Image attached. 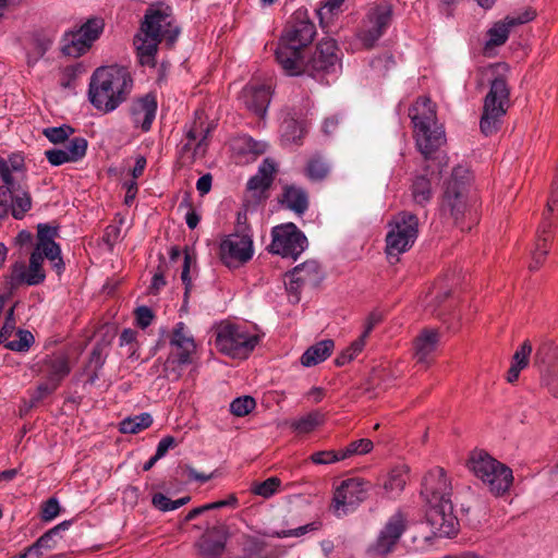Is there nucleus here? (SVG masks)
<instances>
[{
  "label": "nucleus",
  "instance_id": "obj_1",
  "mask_svg": "<svg viewBox=\"0 0 558 558\" xmlns=\"http://www.w3.org/2000/svg\"><path fill=\"white\" fill-rule=\"evenodd\" d=\"M179 34L180 27L174 23L170 7L148 8L140 31L134 37L140 63L154 68L159 44L165 40L169 47H172Z\"/></svg>",
  "mask_w": 558,
  "mask_h": 558
},
{
  "label": "nucleus",
  "instance_id": "obj_2",
  "mask_svg": "<svg viewBox=\"0 0 558 558\" xmlns=\"http://www.w3.org/2000/svg\"><path fill=\"white\" fill-rule=\"evenodd\" d=\"M132 88L133 78L126 68L100 66L90 77L88 99L97 110L109 113L128 99Z\"/></svg>",
  "mask_w": 558,
  "mask_h": 558
},
{
  "label": "nucleus",
  "instance_id": "obj_3",
  "mask_svg": "<svg viewBox=\"0 0 558 558\" xmlns=\"http://www.w3.org/2000/svg\"><path fill=\"white\" fill-rule=\"evenodd\" d=\"M316 26L305 11H296L286 24L275 52L276 60L286 74H293L300 68L298 60L312 44Z\"/></svg>",
  "mask_w": 558,
  "mask_h": 558
},
{
  "label": "nucleus",
  "instance_id": "obj_4",
  "mask_svg": "<svg viewBox=\"0 0 558 558\" xmlns=\"http://www.w3.org/2000/svg\"><path fill=\"white\" fill-rule=\"evenodd\" d=\"M414 126L416 146L424 161L434 160V154L446 143L442 125L437 123L436 106L427 97H420L409 110Z\"/></svg>",
  "mask_w": 558,
  "mask_h": 558
},
{
  "label": "nucleus",
  "instance_id": "obj_5",
  "mask_svg": "<svg viewBox=\"0 0 558 558\" xmlns=\"http://www.w3.org/2000/svg\"><path fill=\"white\" fill-rule=\"evenodd\" d=\"M211 330L216 349L232 359H247L259 341L246 326L230 320L215 324Z\"/></svg>",
  "mask_w": 558,
  "mask_h": 558
},
{
  "label": "nucleus",
  "instance_id": "obj_6",
  "mask_svg": "<svg viewBox=\"0 0 558 558\" xmlns=\"http://www.w3.org/2000/svg\"><path fill=\"white\" fill-rule=\"evenodd\" d=\"M469 468L495 496H502L512 485V470L485 451H474L469 459Z\"/></svg>",
  "mask_w": 558,
  "mask_h": 558
},
{
  "label": "nucleus",
  "instance_id": "obj_7",
  "mask_svg": "<svg viewBox=\"0 0 558 558\" xmlns=\"http://www.w3.org/2000/svg\"><path fill=\"white\" fill-rule=\"evenodd\" d=\"M470 171L463 166L453 168L450 179L446 182L440 209L444 216L461 225L469 210Z\"/></svg>",
  "mask_w": 558,
  "mask_h": 558
},
{
  "label": "nucleus",
  "instance_id": "obj_8",
  "mask_svg": "<svg viewBox=\"0 0 558 558\" xmlns=\"http://www.w3.org/2000/svg\"><path fill=\"white\" fill-rule=\"evenodd\" d=\"M509 105L510 89L507 81L502 76H497L490 82L489 90L484 98L480 129L485 136L498 132Z\"/></svg>",
  "mask_w": 558,
  "mask_h": 558
},
{
  "label": "nucleus",
  "instance_id": "obj_9",
  "mask_svg": "<svg viewBox=\"0 0 558 558\" xmlns=\"http://www.w3.org/2000/svg\"><path fill=\"white\" fill-rule=\"evenodd\" d=\"M169 342L172 350L163 363V374L170 380H178L183 367L192 363L196 344L183 322L175 324Z\"/></svg>",
  "mask_w": 558,
  "mask_h": 558
},
{
  "label": "nucleus",
  "instance_id": "obj_10",
  "mask_svg": "<svg viewBox=\"0 0 558 558\" xmlns=\"http://www.w3.org/2000/svg\"><path fill=\"white\" fill-rule=\"evenodd\" d=\"M386 235V252L398 256L410 250L418 235V218L410 211H400L389 222Z\"/></svg>",
  "mask_w": 558,
  "mask_h": 558
},
{
  "label": "nucleus",
  "instance_id": "obj_11",
  "mask_svg": "<svg viewBox=\"0 0 558 558\" xmlns=\"http://www.w3.org/2000/svg\"><path fill=\"white\" fill-rule=\"evenodd\" d=\"M338 46L332 38H323L316 46L315 51L305 58L303 53L295 62L300 68L293 74L289 76H298L301 74H307L312 77H316L322 74H328L336 71L339 64Z\"/></svg>",
  "mask_w": 558,
  "mask_h": 558
},
{
  "label": "nucleus",
  "instance_id": "obj_12",
  "mask_svg": "<svg viewBox=\"0 0 558 558\" xmlns=\"http://www.w3.org/2000/svg\"><path fill=\"white\" fill-rule=\"evenodd\" d=\"M409 526L405 513L397 511L388 518L376 539L368 546L367 554L374 558H388Z\"/></svg>",
  "mask_w": 558,
  "mask_h": 558
},
{
  "label": "nucleus",
  "instance_id": "obj_13",
  "mask_svg": "<svg viewBox=\"0 0 558 558\" xmlns=\"http://www.w3.org/2000/svg\"><path fill=\"white\" fill-rule=\"evenodd\" d=\"M269 252L296 259L307 247L304 233L292 222L276 226L271 231Z\"/></svg>",
  "mask_w": 558,
  "mask_h": 558
},
{
  "label": "nucleus",
  "instance_id": "obj_14",
  "mask_svg": "<svg viewBox=\"0 0 558 558\" xmlns=\"http://www.w3.org/2000/svg\"><path fill=\"white\" fill-rule=\"evenodd\" d=\"M369 482L352 477L341 482L336 488L331 509L337 517H342L356 509L367 498Z\"/></svg>",
  "mask_w": 558,
  "mask_h": 558
},
{
  "label": "nucleus",
  "instance_id": "obj_15",
  "mask_svg": "<svg viewBox=\"0 0 558 558\" xmlns=\"http://www.w3.org/2000/svg\"><path fill=\"white\" fill-rule=\"evenodd\" d=\"M44 252L35 247L29 256V265L26 267L23 260L15 262L11 266V274L9 276V284L12 289L21 284L37 286L44 282L46 275L43 269Z\"/></svg>",
  "mask_w": 558,
  "mask_h": 558
},
{
  "label": "nucleus",
  "instance_id": "obj_16",
  "mask_svg": "<svg viewBox=\"0 0 558 558\" xmlns=\"http://www.w3.org/2000/svg\"><path fill=\"white\" fill-rule=\"evenodd\" d=\"M253 255V242L247 233H232L220 244V257L228 267L246 263Z\"/></svg>",
  "mask_w": 558,
  "mask_h": 558
},
{
  "label": "nucleus",
  "instance_id": "obj_17",
  "mask_svg": "<svg viewBox=\"0 0 558 558\" xmlns=\"http://www.w3.org/2000/svg\"><path fill=\"white\" fill-rule=\"evenodd\" d=\"M392 7L387 2H381L372 8L367 14L364 28L360 33V39L367 48L383 36L391 22Z\"/></svg>",
  "mask_w": 558,
  "mask_h": 558
},
{
  "label": "nucleus",
  "instance_id": "obj_18",
  "mask_svg": "<svg viewBox=\"0 0 558 558\" xmlns=\"http://www.w3.org/2000/svg\"><path fill=\"white\" fill-rule=\"evenodd\" d=\"M451 483L442 468L428 471L423 478L421 494L429 506L451 501Z\"/></svg>",
  "mask_w": 558,
  "mask_h": 558
},
{
  "label": "nucleus",
  "instance_id": "obj_19",
  "mask_svg": "<svg viewBox=\"0 0 558 558\" xmlns=\"http://www.w3.org/2000/svg\"><path fill=\"white\" fill-rule=\"evenodd\" d=\"M287 276L290 278L289 282H286V289L294 295V302H298L300 290L303 287H317L324 276L323 271L316 260H306L305 263L298 265Z\"/></svg>",
  "mask_w": 558,
  "mask_h": 558
},
{
  "label": "nucleus",
  "instance_id": "obj_20",
  "mask_svg": "<svg viewBox=\"0 0 558 558\" xmlns=\"http://www.w3.org/2000/svg\"><path fill=\"white\" fill-rule=\"evenodd\" d=\"M536 16V12L532 9H526L515 15H508L502 21L497 22L487 32L488 40L484 46V51L489 54V51L495 47L504 45L510 33V28L532 21Z\"/></svg>",
  "mask_w": 558,
  "mask_h": 558
},
{
  "label": "nucleus",
  "instance_id": "obj_21",
  "mask_svg": "<svg viewBox=\"0 0 558 558\" xmlns=\"http://www.w3.org/2000/svg\"><path fill=\"white\" fill-rule=\"evenodd\" d=\"M426 519L434 532L441 536H451L457 533L458 520L453 514L451 501L429 506Z\"/></svg>",
  "mask_w": 558,
  "mask_h": 558
},
{
  "label": "nucleus",
  "instance_id": "obj_22",
  "mask_svg": "<svg viewBox=\"0 0 558 558\" xmlns=\"http://www.w3.org/2000/svg\"><path fill=\"white\" fill-rule=\"evenodd\" d=\"M227 537L225 524L217 523L213 527H207L196 543L199 554L205 558H219L225 551Z\"/></svg>",
  "mask_w": 558,
  "mask_h": 558
},
{
  "label": "nucleus",
  "instance_id": "obj_23",
  "mask_svg": "<svg viewBox=\"0 0 558 558\" xmlns=\"http://www.w3.org/2000/svg\"><path fill=\"white\" fill-rule=\"evenodd\" d=\"M553 226L554 216L543 214L542 222L537 229L535 248L532 252V260L529 266L531 271L539 269L549 253Z\"/></svg>",
  "mask_w": 558,
  "mask_h": 558
},
{
  "label": "nucleus",
  "instance_id": "obj_24",
  "mask_svg": "<svg viewBox=\"0 0 558 558\" xmlns=\"http://www.w3.org/2000/svg\"><path fill=\"white\" fill-rule=\"evenodd\" d=\"M131 116L135 126L148 132L157 112V99L153 94H146L137 98L131 106Z\"/></svg>",
  "mask_w": 558,
  "mask_h": 558
},
{
  "label": "nucleus",
  "instance_id": "obj_25",
  "mask_svg": "<svg viewBox=\"0 0 558 558\" xmlns=\"http://www.w3.org/2000/svg\"><path fill=\"white\" fill-rule=\"evenodd\" d=\"M306 130L305 112L295 107H288L281 123V135L288 143H298Z\"/></svg>",
  "mask_w": 558,
  "mask_h": 558
},
{
  "label": "nucleus",
  "instance_id": "obj_26",
  "mask_svg": "<svg viewBox=\"0 0 558 558\" xmlns=\"http://www.w3.org/2000/svg\"><path fill=\"white\" fill-rule=\"evenodd\" d=\"M39 372L47 379L60 385L71 372L69 355L64 352H58L46 356L39 364Z\"/></svg>",
  "mask_w": 558,
  "mask_h": 558
},
{
  "label": "nucleus",
  "instance_id": "obj_27",
  "mask_svg": "<svg viewBox=\"0 0 558 558\" xmlns=\"http://www.w3.org/2000/svg\"><path fill=\"white\" fill-rule=\"evenodd\" d=\"M438 343L439 332L436 329L422 330L414 340V357L416 362L428 367Z\"/></svg>",
  "mask_w": 558,
  "mask_h": 558
},
{
  "label": "nucleus",
  "instance_id": "obj_28",
  "mask_svg": "<svg viewBox=\"0 0 558 558\" xmlns=\"http://www.w3.org/2000/svg\"><path fill=\"white\" fill-rule=\"evenodd\" d=\"M243 101L248 110L263 118L270 102L269 88L264 85H250L243 89Z\"/></svg>",
  "mask_w": 558,
  "mask_h": 558
},
{
  "label": "nucleus",
  "instance_id": "obj_29",
  "mask_svg": "<svg viewBox=\"0 0 558 558\" xmlns=\"http://www.w3.org/2000/svg\"><path fill=\"white\" fill-rule=\"evenodd\" d=\"M276 172V163L268 158L265 159L258 167L257 173L248 180L247 190L255 196L262 197L271 186Z\"/></svg>",
  "mask_w": 558,
  "mask_h": 558
},
{
  "label": "nucleus",
  "instance_id": "obj_30",
  "mask_svg": "<svg viewBox=\"0 0 558 558\" xmlns=\"http://www.w3.org/2000/svg\"><path fill=\"white\" fill-rule=\"evenodd\" d=\"M424 173L415 177L411 193L413 202L424 207L433 196L432 181L435 180V171L429 172V166H424Z\"/></svg>",
  "mask_w": 558,
  "mask_h": 558
},
{
  "label": "nucleus",
  "instance_id": "obj_31",
  "mask_svg": "<svg viewBox=\"0 0 558 558\" xmlns=\"http://www.w3.org/2000/svg\"><path fill=\"white\" fill-rule=\"evenodd\" d=\"M280 202L298 215H303L308 208V195L302 187L286 185Z\"/></svg>",
  "mask_w": 558,
  "mask_h": 558
},
{
  "label": "nucleus",
  "instance_id": "obj_32",
  "mask_svg": "<svg viewBox=\"0 0 558 558\" xmlns=\"http://www.w3.org/2000/svg\"><path fill=\"white\" fill-rule=\"evenodd\" d=\"M58 229L46 223L37 226L36 248L41 250L46 257H56L60 254V246L54 242Z\"/></svg>",
  "mask_w": 558,
  "mask_h": 558
},
{
  "label": "nucleus",
  "instance_id": "obj_33",
  "mask_svg": "<svg viewBox=\"0 0 558 558\" xmlns=\"http://www.w3.org/2000/svg\"><path fill=\"white\" fill-rule=\"evenodd\" d=\"M335 342L330 339L322 340L311 345L301 356V364L305 367L315 366L324 362L333 351Z\"/></svg>",
  "mask_w": 558,
  "mask_h": 558
},
{
  "label": "nucleus",
  "instance_id": "obj_34",
  "mask_svg": "<svg viewBox=\"0 0 558 558\" xmlns=\"http://www.w3.org/2000/svg\"><path fill=\"white\" fill-rule=\"evenodd\" d=\"M408 480V468L405 465H398L387 473L383 481V487L390 496L395 497L404 489Z\"/></svg>",
  "mask_w": 558,
  "mask_h": 558
},
{
  "label": "nucleus",
  "instance_id": "obj_35",
  "mask_svg": "<svg viewBox=\"0 0 558 558\" xmlns=\"http://www.w3.org/2000/svg\"><path fill=\"white\" fill-rule=\"evenodd\" d=\"M0 177L4 183L0 186V207L2 208L0 219H2L8 216V208L13 194L19 190V182L15 181L13 175L9 174L2 161L0 162Z\"/></svg>",
  "mask_w": 558,
  "mask_h": 558
},
{
  "label": "nucleus",
  "instance_id": "obj_36",
  "mask_svg": "<svg viewBox=\"0 0 558 558\" xmlns=\"http://www.w3.org/2000/svg\"><path fill=\"white\" fill-rule=\"evenodd\" d=\"M531 353L532 344L525 340L512 356L511 366L507 373L508 383L512 384L518 380L520 372L529 365Z\"/></svg>",
  "mask_w": 558,
  "mask_h": 558
},
{
  "label": "nucleus",
  "instance_id": "obj_37",
  "mask_svg": "<svg viewBox=\"0 0 558 558\" xmlns=\"http://www.w3.org/2000/svg\"><path fill=\"white\" fill-rule=\"evenodd\" d=\"M32 208V197L27 190L22 189L19 183V190L11 198L8 215L11 214L13 218L21 220L25 217L26 213Z\"/></svg>",
  "mask_w": 558,
  "mask_h": 558
},
{
  "label": "nucleus",
  "instance_id": "obj_38",
  "mask_svg": "<svg viewBox=\"0 0 558 558\" xmlns=\"http://www.w3.org/2000/svg\"><path fill=\"white\" fill-rule=\"evenodd\" d=\"M64 44L62 52L65 56L78 58L84 54L92 46L82 35L77 32L68 33L64 36Z\"/></svg>",
  "mask_w": 558,
  "mask_h": 558
},
{
  "label": "nucleus",
  "instance_id": "obj_39",
  "mask_svg": "<svg viewBox=\"0 0 558 558\" xmlns=\"http://www.w3.org/2000/svg\"><path fill=\"white\" fill-rule=\"evenodd\" d=\"M325 422V414L318 410L312 411L306 415L294 420L291 427L299 434H307L313 432L317 426Z\"/></svg>",
  "mask_w": 558,
  "mask_h": 558
},
{
  "label": "nucleus",
  "instance_id": "obj_40",
  "mask_svg": "<svg viewBox=\"0 0 558 558\" xmlns=\"http://www.w3.org/2000/svg\"><path fill=\"white\" fill-rule=\"evenodd\" d=\"M153 424L149 413H142L135 416L125 417L120 422L119 430L123 434H137Z\"/></svg>",
  "mask_w": 558,
  "mask_h": 558
},
{
  "label": "nucleus",
  "instance_id": "obj_41",
  "mask_svg": "<svg viewBox=\"0 0 558 558\" xmlns=\"http://www.w3.org/2000/svg\"><path fill=\"white\" fill-rule=\"evenodd\" d=\"M238 505V498L235 497V495H230L227 499L225 500H219V501H215V502H210V504H206V505H203L201 507H196L194 509H192L184 518V522H190L192 520H194L195 518H197L198 515L209 511V510H216V509H220L222 507H232V508H235Z\"/></svg>",
  "mask_w": 558,
  "mask_h": 558
},
{
  "label": "nucleus",
  "instance_id": "obj_42",
  "mask_svg": "<svg viewBox=\"0 0 558 558\" xmlns=\"http://www.w3.org/2000/svg\"><path fill=\"white\" fill-rule=\"evenodd\" d=\"M70 525V521H63L60 524L56 525L54 527L50 529L36 541V543L29 548V550H38L40 548H53L56 546L54 537L58 536L61 531L68 530Z\"/></svg>",
  "mask_w": 558,
  "mask_h": 558
},
{
  "label": "nucleus",
  "instance_id": "obj_43",
  "mask_svg": "<svg viewBox=\"0 0 558 558\" xmlns=\"http://www.w3.org/2000/svg\"><path fill=\"white\" fill-rule=\"evenodd\" d=\"M330 167L322 156H313L306 166V175L313 181L324 180L329 173Z\"/></svg>",
  "mask_w": 558,
  "mask_h": 558
},
{
  "label": "nucleus",
  "instance_id": "obj_44",
  "mask_svg": "<svg viewBox=\"0 0 558 558\" xmlns=\"http://www.w3.org/2000/svg\"><path fill=\"white\" fill-rule=\"evenodd\" d=\"M138 332L135 329L125 328L122 330L119 337V345L121 348H126V354L130 359H137V351L140 349V344L137 341Z\"/></svg>",
  "mask_w": 558,
  "mask_h": 558
},
{
  "label": "nucleus",
  "instance_id": "obj_45",
  "mask_svg": "<svg viewBox=\"0 0 558 558\" xmlns=\"http://www.w3.org/2000/svg\"><path fill=\"white\" fill-rule=\"evenodd\" d=\"M191 500L190 496L181 497L177 500H171L166 495L161 493H157L151 498V504L155 508H157L160 511H170L175 510L184 505H186Z\"/></svg>",
  "mask_w": 558,
  "mask_h": 558
},
{
  "label": "nucleus",
  "instance_id": "obj_46",
  "mask_svg": "<svg viewBox=\"0 0 558 558\" xmlns=\"http://www.w3.org/2000/svg\"><path fill=\"white\" fill-rule=\"evenodd\" d=\"M104 29V21L99 17H93L86 21L76 32L82 35L89 44L100 36Z\"/></svg>",
  "mask_w": 558,
  "mask_h": 558
},
{
  "label": "nucleus",
  "instance_id": "obj_47",
  "mask_svg": "<svg viewBox=\"0 0 558 558\" xmlns=\"http://www.w3.org/2000/svg\"><path fill=\"white\" fill-rule=\"evenodd\" d=\"M255 407H256V401L253 397L242 396V397L235 398L230 403V412L238 417H242V416L250 414L255 409Z\"/></svg>",
  "mask_w": 558,
  "mask_h": 558
},
{
  "label": "nucleus",
  "instance_id": "obj_48",
  "mask_svg": "<svg viewBox=\"0 0 558 558\" xmlns=\"http://www.w3.org/2000/svg\"><path fill=\"white\" fill-rule=\"evenodd\" d=\"M74 132V129L69 124L46 128L43 130V134L53 144L65 142Z\"/></svg>",
  "mask_w": 558,
  "mask_h": 558
},
{
  "label": "nucleus",
  "instance_id": "obj_49",
  "mask_svg": "<svg viewBox=\"0 0 558 558\" xmlns=\"http://www.w3.org/2000/svg\"><path fill=\"white\" fill-rule=\"evenodd\" d=\"M82 73L81 64H73L63 68L59 74V84L64 89H72L75 87V82Z\"/></svg>",
  "mask_w": 558,
  "mask_h": 558
},
{
  "label": "nucleus",
  "instance_id": "obj_50",
  "mask_svg": "<svg viewBox=\"0 0 558 558\" xmlns=\"http://www.w3.org/2000/svg\"><path fill=\"white\" fill-rule=\"evenodd\" d=\"M320 526H322V523L315 521V522H311V523H307L305 525H302V526H299L295 529L277 531V532L269 533L267 535L271 536V537H278V538L300 537V536L305 535L308 532L319 530Z\"/></svg>",
  "mask_w": 558,
  "mask_h": 558
},
{
  "label": "nucleus",
  "instance_id": "obj_51",
  "mask_svg": "<svg viewBox=\"0 0 558 558\" xmlns=\"http://www.w3.org/2000/svg\"><path fill=\"white\" fill-rule=\"evenodd\" d=\"M373 441L367 438H362L350 442L344 449L341 450L340 458L347 459L355 454H365L373 449Z\"/></svg>",
  "mask_w": 558,
  "mask_h": 558
},
{
  "label": "nucleus",
  "instance_id": "obj_52",
  "mask_svg": "<svg viewBox=\"0 0 558 558\" xmlns=\"http://www.w3.org/2000/svg\"><path fill=\"white\" fill-rule=\"evenodd\" d=\"M16 336L17 339L8 341L5 343V348L15 352L27 351L34 342V336L32 332L28 330L20 329L17 330Z\"/></svg>",
  "mask_w": 558,
  "mask_h": 558
},
{
  "label": "nucleus",
  "instance_id": "obj_53",
  "mask_svg": "<svg viewBox=\"0 0 558 558\" xmlns=\"http://www.w3.org/2000/svg\"><path fill=\"white\" fill-rule=\"evenodd\" d=\"M280 484L281 482L278 477H269L264 482L254 483L252 485L251 492L264 498H269L277 492Z\"/></svg>",
  "mask_w": 558,
  "mask_h": 558
},
{
  "label": "nucleus",
  "instance_id": "obj_54",
  "mask_svg": "<svg viewBox=\"0 0 558 558\" xmlns=\"http://www.w3.org/2000/svg\"><path fill=\"white\" fill-rule=\"evenodd\" d=\"M87 141L84 137L77 136L70 140L65 150L71 160L77 161L86 154Z\"/></svg>",
  "mask_w": 558,
  "mask_h": 558
},
{
  "label": "nucleus",
  "instance_id": "obj_55",
  "mask_svg": "<svg viewBox=\"0 0 558 558\" xmlns=\"http://www.w3.org/2000/svg\"><path fill=\"white\" fill-rule=\"evenodd\" d=\"M58 387V384L49 379H47L44 383H40L34 390V392L31 395V405H36L39 401L53 393Z\"/></svg>",
  "mask_w": 558,
  "mask_h": 558
},
{
  "label": "nucleus",
  "instance_id": "obj_56",
  "mask_svg": "<svg viewBox=\"0 0 558 558\" xmlns=\"http://www.w3.org/2000/svg\"><path fill=\"white\" fill-rule=\"evenodd\" d=\"M541 384L551 396L558 398V365L542 374Z\"/></svg>",
  "mask_w": 558,
  "mask_h": 558
},
{
  "label": "nucleus",
  "instance_id": "obj_57",
  "mask_svg": "<svg viewBox=\"0 0 558 558\" xmlns=\"http://www.w3.org/2000/svg\"><path fill=\"white\" fill-rule=\"evenodd\" d=\"M558 211V166L556 169V174L554 181L551 183L550 193L547 199L546 208L543 214H547L554 216V214Z\"/></svg>",
  "mask_w": 558,
  "mask_h": 558
},
{
  "label": "nucleus",
  "instance_id": "obj_58",
  "mask_svg": "<svg viewBox=\"0 0 558 558\" xmlns=\"http://www.w3.org/2000/svg\"><path fill=\"white\" fill-rule=\"evenodd\" d=\"M341 450L335 451V450H326V451H317L314 452L311 456V460L315 464H329L337 461L343 460V458H340Z\"/></svg>",
  "mask_w": 558,
  "mask_h": 558
},
{
  "label": "nucleus",
  "instance_id": "obj_59",
  "mask_svg": "<svg viewBox=\"0 0 558 558\" xmlns=\"http://www.w3.org/2000/svg\"><path fill=\"white\" fill-rule=\"evenodd\" d=\"M4 162V166L10 175L13 172H23L25 168L24 158L19 154H12L8 159L0 157V162Z\"/></svg>",
  "mask_w": 558,
  "mask_h": 558
},
{
  "label": "nucleus",
  "instance_id": "obj_60",
  "mask_svg": "<svg viewBox=\"0 0 558 558\" xmlns=\"http://www.w3.org/2000/svg\"><path fill=\"white\" fill-rule=\"evenodd\" d=\"M45 156L52 166H61L65 162H73L70 156L66 154L65 149H49L45 151Z\"/></svg>",
  "mask_w": 558,
  "mask_h": 558
},
{
  "label": "nucleus",
  "instance_id": "obj_61",
  "mask_svg": "<svg viewBox=\"0 0 558 558\" xmlns=\"http://www.w3.org/2000/svg\"><path fill=\"white\" fill-rule=\"evenodd\" d=\"M59 512H60L59 501L54 497H51L43 506L41 519L44 521H51L59 514Z\"/></svg>",
  "mask_w": 558,
  "mask_h": 558
},
{
  "label": "nucleus",
  "instance_id": "obj_62",
  "mask_svg": "<svg viewBox=\"0 0 558 558\" xmlns=\"http://www.w3.org/2000/svg\"><path fill=\"white\" fill-rule=\"evenodd\" d=\"M153 311L147 306H140L135 311L136 324L142 329L147 328L154 319Z\"/></svg>",
  "mask_w": 558,
  "mask_h": 558
},
{
  "label": "nucleus",
  "instance_id": "obj_63",
  "mask_svg": "<svg viewBox=\"0 0 558 558\" xmlns=\"http://www.w3.org/2000/svg\"><path fill=\"white\" fill-rule=\"evenodd\" d=\"M15 329L14 308L9 310L3 326L0 329V343L5 341Z\"/></svg>",
  "mask_w": 558,
  "mask_h": 558
},
{
  "label": "nucleus",
  "instance_id": "obj_64",
  "mask_svg": "<svg viewBox=\"0 0 558 558\" xmlns=\"http://www.w3.org/2000/svg\"><path fill=\"white\" fill-rule=\"evenodd\" d=\"M175 445H177V441H175L174 437H172V436L163 437L158 442L155 456L160 460L161 458H163L167 454L168 450L173 448Z\"/></svg>",
  "mask_w": 558,
  "mask_h": 558
}]
</instances>
